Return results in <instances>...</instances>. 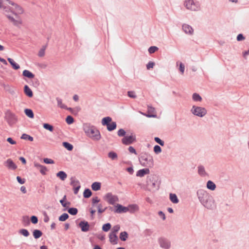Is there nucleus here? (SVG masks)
<instances>
[{
    "instance_id": "f704fd0d",
    "label": "nucleus",
    "mask_w": 249,
    "mask_h": 249,
    "mask_svg": "<svg viewBox=\"0 0 249 249\" xmlns=\"http://www.w3.org/2000/svg\"><path fill=\"white\" fill-rule=\"evenodd\" d=\"M128 237V233L126 231L121 232L120 234V238L123 241L126 240Z\"/></svg>"
},
{
    "instance_id": "20e7f679",
    "label": "nucleus",
    "mask_w": 249,
    "mask_h": 249,
    "mask_svg": "<svg viewBox=\"0 0 249 249\" xmlns=\"http://www.w3.org/2000/svg\"><path fill=\"white\" fill-rule=\"evenodd\" d=\"M146 183L151 191H157L160 188V181L156 175L148 176L147 177Z\"/></svg>"
},
{
    "instance_id": "603ef678",
    "label": "nucleus",
    "mask_w": 249,
    "mask_h": 249,
    "mask_svg": "<svg viewBox=\"0 0 249 249\" xmlns=\"http://www.w3.org/2000/svg\"><path fill=\"white\" fill-rule=\"evenodd\" d=\"M154 151L156 154H158L161 152V148L159 145H156L154 147Z\"/></svg>"
},
{
    "instance_id": "680f3d73",
    "label": "nucleus",
    "mask_w": 249,
    "mask_h": 249,
    "mask_svg": "<svg viewBox=\"0 0 249 249\" xmlns=\"http://www.w3.org/2000/svg\"><path fill=\"white\" fill-rule=\"evenodd\" d=\"M17 180L20 184H23L25 182V179L24 178H21L19 176L17 177Z\"/></svg>"
},
{
    "instance_id": "39448f33",
    "label": "nucleus",
    "mask_w": 249,
    "mask_h": 249,
    "mask_svg": "<svg viewBox=\"0 0 249 249\" xmlns=\"http://www.w3.org/2000/svg\"><path fill=\"white\" fill-rule=\"evenodd\" d=\"M191 112L193 115L200 118L205 116L207 113L205 108L195 105L193 106Z\"/></svg>"
},
{
    "instance_id": "473e14b6",
    "label": "nucleus",
    "mask_w": 249,
    "mask_h": 249,
    "mask_svg": "<svg viewBox=\"0 0 249 249\" xmlns=\"http://www.w3.org/2000/svg\"><path fill=\"white\" fill-rule=\"evenodd\" d=\"M92 195V192L89 189H86L83 193V196L85 198H89Z\"/></svg>"
},
{
    "instance_id": "393cba45",
    "label": "nucleus",
    "mask_w": 249,
    "mask_h": 249,
    "mask_svg": "<svg viewBox=\"0 0 249 249\" xmlns=\"http://www.w3.org/2000/svg\"><path fill=\"white\" fill-rule=\"evenodd\" d=\"M56 177L62 180H64L67 178V175L64 171H60L56 174Z\"/></svg>"
},
{
    "instance_id": "a19ab883",
    "label": "nucleus",
    "mask_w": 249,
    "mask_h": 249,
    "mask_svg": "<svg viewBox=\"0 0 249 249\" xmlns=\"http://www.w3.org/2000/svg\"><path fill=\"white\" fill-rule=\"evenodd\" d=\"M111 227V224L109 223H107L103 225L102 230L105 232H107L110 229Z\"/></svg>"
},
{
    "instance_id": "e433bc0d",
    "label": "nucleus",
    "mask_w": 249,
    "mask_h": 249,
    "mask_svg": "<svg viewBox=\"0 0 249 249\" xmlns=\"http://www.w3.org/2000/svg\"><path fill=\"white\" fill-rule=\"evenodd\" d=\"M57 106L61 108H67V106L62 103V100L58 97L56 98Z\"/></svg>"
},
{
    "instance_id": "bb28decb",
    "label": "nucleus",
    "mask_w": 249,
    "mask_h": 249,
    "mask_svg": "<svg viewBox=\"0 0 249 249\" xmlns=\"http://www.w3.org/2000/svg\"><path fill=\"white\" fill-rule=\"evenodd\" d=\"M101 184L98 182H94L91 185V188L94 191H97L100 190Z\"/></svg>"
},
{
    "instance_id": "aec40b11",
    "label": "nucleus",
    "mask_w": 249,
    "mask_h": 249,
    "mask_svg": "<svg viewBox=\"0 0 249 249\" xmlns=\"http://www.w3.org/2000/svg\"><path fill=\"white\" fill-rule=\"evenodd\" d=\"M206 187H207V189H208L209 190H210L211 191L214 190L216 187L215 183L211 180H208L207 182Z\"/></svg>"
},
{
    "instance_id": "338daca9",
    "label": "nucleus",
    "mask_w": 249,
    "mask_h": 249,
    "mask_svg": "<svg viewBox=\"0 0 249 249\" xmlns=\"http://www.w3.org/2000/svg\"><path fill=\"white\" fill-rule=\"evenodd\" d=\"M179 70L182 73H183L184 72V70H185V67L182 63H180Z\"/></svg>"
},
{
    "instance_id": "72a5a7b5",
    "label": "nucleus",
    "mask_w": 249,
    "mask_h": 249,
    "mask_svg": "<svg viewBox=\"0 0 249 249\" xmlns=\"http://www.w3.org/2000/svg\"><path fill=\"white\" fill-rule=\"evenodd\" d=\"M108 157L112 160H115L117 159L118 155L115 152L110 151L108 153Z\"/></svg>"
},
{
    "instance_id": "37998d69",
    "label": "nucleus",
    "mask_w": 249,
    "mask_h": 249,
    "mask_svg": "<svg viewBox=\"0 0 249 249\" xmlns=\"http://www.w3.org/2000/svg\"><path fill=\"white\" fill-rule=\"evenodd\" d=\"M15 11H16V13H17V14H21L23 13V11H24L23 9L20 6L16 4H15Z\"/></svg>"
},
{
    "instance_id": "69168bd1",
    "label": "nucleus",
    "mask_w": 249,
    "mask_h": 249,
    "mask_svg": "<svg viewBox=\"0 0 249 249\" xmlns=\"http://www.w3.org/2000/svg\"><path fill=\"white\" fill-rule=\"evenodd\" d=\"M43 215H44V221L45 223H47L49 221V217L47 214V213L46 212H44L43 213Z\"/></svg>"
},
{
    "instance_id": "b1692460",
    "label": "nucleus",
    "mask_w": 249,
    "mask_h": 249,
    "mask_svg": "<svg viewBox=\"0 0 249 249\" xmlns=\"http://www.w3.org/2000/svg\"><path fill=\"white\" fill-rule=\"evenodd\" d=\"M42 232L39 230H34L33 231V236L36 239L40 238L42 235Z\"/></svg>"
},
{
    "instance_id": "09e8293b",
    "label": "nucleus",
    "mask_w": 249,
    "mask_h": 249,
    "mask_svg": "<svg viewBox=\"0 0 249 249\" xmlns=\"http://www.w3.org/2000/svg\"><path fill=\"white\" fill-rule=\"evenodd\" d=\"M117 135L119 137H124L126 135V131L123 128L120 129L117 132Z\"/></svg>"
},
{
    "instance_id": "ddd939ff",
    "label": "nucleus",
    "mask_w": 249,
    "mask_h": 249,
    "mask_svg": "<svg viewBox=\"0 0 249 249\" xmlns=\"http://www.w3.org/2000/svg\"><path fill=\"white\" fill-rule=\"evenodd\" d=\"M145 116L149 118H156L157 115L155 113V109L151 106H147V113Z\"/></svg>"
},
{
    "instance_id": "f3484780",
    "label": "nucleus",
    "mask_w": 249,
    "mask_h": 249,
    "mask_svg": "<svg viewBox=\"0 0 249 249\" xmlns=\"http://www.w3.org/2000/svg\"><path fill=\"white\" fill-rule=\"evenodd\" d=\"M109 241L113 245L118 243V237L115 233H110L109 235Z\"/></svg>"
},
{
    "instance_id": "49530a36",
    "label": "nucleus",
    "mask_w": 249,
    "mask_h": 249,
    "mask_svg": "<svg viewBox=\"0 0 249 249\" xmlns=\"http://www.w3.org/2000/svg\"><path fill=\"white\" fill-rule=\"evenodd\" d=\"M71 185L73 187V188H75L76 186L80 185V182L78 180H75L71 178Z\"/></svg>"
},
{
    "instance_id": "f03ea898",
    "label": "nucleus",
    "mask_w": 249,
    "mask_h": 249,
    "mask_svg": "<svg viewBox=\"0 0 249 249\" xmlns=\"http://www.w3.org/2000/svg\"><path fill=\"white\" fill-rule=\"evenodd\" d=\"M83 129L86 135L94 141H98L101 138L100 132L94 126L89 124H85Z\"/></svg>"
},
{
    "instance_id": "4be33fe9",
    "label": "nucleus",
    "mask_w": 249,
    "mask_h": 249,
    "mask_svg": "<svg viewBox=\"0 0 249 249\" xmlns=\"http://www.w3.org/2000/svg\"><path fill=\"white\" fill-rule=\"evenodd\" d=\"M7 60L10 63V64L11 65V66H12L14 70H17L20 68L19 65L18 64H17V63H16L13 59H12L11 58H8Z\"/></svg>"
},
{
    "instance_id": "774afa93",
    "label": "nucleus",
    "mask_w": 249,
    "mask_h": 249,
    "mask_svg": "<svg viewBox=\"0 0 249 249\" xmlns=\"http://www.w3.org/2000/svg\"><path fill=\"white\" fill-rule=\"evenodd\" d=\"M13 23L15 25L18 26L21 24V21L20 19H15Z\"/></svg>"
},
{
    "instance_id": "bf43d9fd",
    "label": "nucleus",
    "mask_w": 249,
    "mask_h": 249,
    "mask_svg": "<svg viewBox=\"0 0 249 249\" xmlns=\"http://www.w3.org/2000/svg\"><path fill=\"white\" fill-rule=\"evenodd\" d=\"M43 161L46 164H53L54 162L53 160L48 158H44Z\"/></svg>"
},
{
    "instance_id": "e2e57ef3",
    "label": "nucleus",
    "mask_w": 249,
    "mask_h": 249,
    "mask_svg": "<svg viewBox=\"0 0 249 249\" xmlns=\"http://www.w3.org/2000/svg\"><path fill=\"white\" fill-rule=\"evenodd\" d=\"M120 229V227L119 225H117L113 227L112 229V231L111 233H116L119 231Z\"/></svg>"
},
{
    "instance_id": "a18cd8bd",
    "label": "nucleus",
    "mask_w": 249,
    "mask_h": 249,
    "mask_svg": "<svg viewBox=\"0 0 249 249\" xmlns=\"http://www.w3.org/2000/svg\"><path fill=\"white\" fill-rule=\"evenodd\" d=\"M19 233L25 237H27L29 235V232L28 231L25 229H22L19 231Z\"/></svg>"
},
{
    "instance_id": "c756f323",
    "label": "nucleus",
    "mask_w": 249,
    "mask_h": 249,
    "mask_svg": "<svg viewBox=\"0 0 249 249\" xmlns=\"http://www.w3.org/2000/svg\"><path fill=\"white\" fill-rule=\"evenodd\" d=\"M24 113L26 116L30 118H33L34 117V114L33 110L31 109L26 108L24 110Z\"/></svg>"
},
{
    "instance_id": "0eeeda50",
    "label": "nucleus",
    "mask_w": 249,
    "mask_h": 249,
    "mask_svg": "<svg viewBox=\"0 0 249 249\" xmlns=\"http://www.w3.org/2000/svg\"><path fill=\"white\" fill-rule=\"evenodd\" d=\"M158 243L160 248L162 249H170L171 248V241L165 237H159L158 239Z\"/></svg>"
},
{
    "instance_id": "c85d7f7f",
    "label": "nucleus",
    "mask_w": 249,
    "mask_h": 249,
    "mask_svg": "<svg viewBox=\"0 0 249 249\" xmlns=\"http://www.w3.org/2000/svg\"><path fill=\"white\" fill-rule=\"evenodd\" d=\"M192 99L195 102H201L202 100V97L197 93H194L193 94Z\"/></svg>"
},
{
    "instance_id": "8fccbe9b",
    "label": "nucleus",
    "mask_w": 249,
    "mask_h": 249,
    "mask_svg": "<svg viewBox=\"0 0 249 249\" xmlns=\"http://www.w3.org/2000/svg\"><path fill=\"white\" fill-rule=\"evenodd\" d=\"M154 140L157 143L159 144L160 145L162 146L164 145V141L161 140L160 138L155 137Z\"/></svg>"
},
{
    "instance_id": "7ed1b4c3",
    "label": "nucleus",
    "mask_w": 249,
    "mask_h": 249,
    "mask_svg": "<svg viewBox=\"0 0 249 249\" xmlns=\"http://www.w3.org/2000/svg\"><path fill=\"white\" fill-rule=\"evenodd\" d=\"M139 160L142 166L147 168H151L154 166V160L150 154L144 153L141 154Z\"/></svg>"
},
{
    "instance_id": "13d9d810",
    "label": "nucleus",
    "mask_w": 249,
    "mask_h": 249,
    "mask_svg": "<svg viewBox=\"0 0 249 249\" xmlns=\"http://www.w3.org/2000/svg\"><path fill=\"white\" fill-rule=\"evenodd\" d=\"M155 65V63L152 61H149L146 65V68L147 70H149L151 68H153Z\"/></svg>"
},
{
    "instance_id": "c03bdc74",
    "label": "nucleus",
    "mask_w": 249,
    "mask_h": 249,
    "mask_svg": "<svg viewBox=\"0 0 249 249\" xmlns=\"http://www.w3.org/2000/svg\"><path fill=\"white\" fill-rule=\"evenodd\" d=\"M47 45L43 46L42 48L39 50L38 55L39 57H43L45 55V52L46 49Z\"/></svg>"
},
{
    "instance_id": "a211bd4d",
    "label": "nucleus",
    "mask_w": 249,
    "mask_h": 249,
    "mask_svg": "<svg viewBox=\"0 0 249 249\" xmlns=\"http://www.w3.org/2000/svg\"><path fill=\"white\" fill-rule=\"evenodd\" d=\"M198 168V174L201 177H206L208 175L206 173L205 168L203 165H199L197 167Z\"/></svg>"
},
{
    "instance_id": "c9c22d12",
    "label": "nucleus",
    "mask_w": 249,
    "mask_h": 249,
    "mask_svg": "<svg viewBox=\"0 0 249 249\" xmlns=\"http://www.w3.org/2000/svg\"><path fill=\"white\" fill-rule=\"evenodd\" d=\"M43 127L44 129L50 131V132H53V126L48 123H44L43 124Z\"/></svg>"
},
{
    "instance_id": "864d4df0",
    "label": "nucleus",
    "mask_w": 249,
    "mask_h": 249,
    "mask_svg": "<svg viewBox=\"0 0 249 249\" xmlns=\"http://www.w3.org/2000/svg\"><path fill=\"white\" fill-rule=\"evenodd\" d=\"M127 95L130 98L133 99H135L137 97L135 92L134 91H128L127 92Z\"/></svg>"
},
{
    "instance_id": "9d476101",
    "label": "nucleus",
    "mask_w": 249,
    "mask_h": 249,
    "mask_svg": "<svg viewBox=\"0 0 249 249\" xmlns=\"http://www.w3.org/2000/svg\"><path fill=\"white\" fill-rule=\"evenodd\" d=\"M5 119L10 125H13L17 121L15 115L9 111L5 113Z\"/></svg>"
},
{
    "instance_id": "6ab92c4d",
    "label": "nucleus",
    "mask_w": 249,
    "mask_h": 249,
    "mask_svg": "<svg viewBox=\"0 0 249 249\" xmlns=\"http://www.w3.org/2000/svg\"><path fill=\"white\" fill-rule=\"evenodd\" d=\"M24 93L29 97H32L33 96L32 90L28 85H25L24 87Z\"/></svg>"
},
{
    "instance_id": "052dcab7",
    "label": "nucleus",
    "mask_w": 249,
    "mask_h": 249,
    "mask_svg": "<svg viewBox=\"0 0 249 249\" xmlns=\"http://www.w3.org/2000/svg\"><path fill=\"white\" fill-rule=\"evenodd\" d=\"M60 203L63 207H66L67 206H69L71 204L70 202H65V201H63V200H60Z\"/></svg>"
},
{
    "instance_id": "412c9836",
    "label": "nucleus",
    "mask_w": 249,
    "mask_h": 249,
    "mask_svg": "<svg viewBox=\"0 0 249 249\" xmlns=\"http://www.w3.org/2000/svg\"><path fill=\"white\" fill-rule=\"evenodd\" d=\"M22 75L24 77L29 79H32L35 77V75L29 70H25L23 71Z\"/></svg>"
},
{
    "instance_id": "0e129e2a",
    "label": "nucleus",
    "mask_w": 249,
    "mask_h": 249,
    "mask_svg": "<svg viewBox=\"0 0 249 249\" xmlns=\"http://www.w3.org/2000/svg\"><path fill=\"white\" fill-rule=\"evenodd\" d=\"M128 150L129 152L131 153L134 154L135 155L137 154L135 149L133 146H129L128 148Z\"/></svg>"
},
{
    "instance_id": "f8f14e48",
    "label": "nucleus",
    "mask_w": 249,
    "mask_h": 249,
    "mask_svg": "<svg viewBox=\"0 0 249 249\" xmlns=\"http://www.w3.org/2000/svg\"><path fill=\"white\" fill-rule=\"evenodd\" d=\"M79 226L80 227L82 231L87 232L89 229V225L88 222L83 220L79 223Z\"/></svg>"
},
{
    "instance_id": "cd10ccee",
    "label": "nucleus",
    "mask_w": 249,
    "mask_h": 249,
    "mask_svg": "<svg viewBox=\"0 0 249 249\" xmlns=\"http://www.w3.org/2000/svg\"><path fill=\"white\" fill-rule=\"evenodd\" d=\"M170 199L173 203L177 204L179 200L175 194H170Z\"/></svg>"
},
{
    "instance_id": "6e6552de",
    "label": "nucleus",
    "mask_w": 249,
    "mask_h": 249,
    "mask_svg": "<svg viewBox=\"0 0 249 249\" xmlns=\"http://www.w3.org/2000/svg\"><path fill=\"white\" fill-rule=\"evenodd\" d=\"M123 144L128 145L132 144L136 141V137L135 134L131 133L130 135L127 134L122 139Z\"/></svg>"
},
{
    "instance_id": "9b49d317",
    "label": "nucleus",
    "mask_w": 249,
    "mask_h": 249,
    "mask_svg": "<svg viewBox=\"0 0 249 249\" xmlns=\"http://www.w3.org/2000/svg\"><path fill=\"white\" fill-rule=\"evenodd\" d=\"M115 207L116 209L114 210V213H125L129 211V209L127 207L123 206V205L119 204H117Z\"/></svg>"
},
{
    "instance_id": "f257e3e1",
    "label": "nucleus",
    "mask_w": 249,
    "mask_h": 249,
    "mask_svg": "<svg viewBox=\"0 0 249 249\" xmlns=\"http://www.w3.org/2000/svg\"><path fill=\"white\" fill-rule=\"evenodd\" d=\"M196 195L200 204L207 209L212 210L214 205V200L213 196L207 191L202 189H198Z\"/></svg>"
},
{
    "instance_id": "5701e85b",
    "label": "nucleus",
    "mask_w": 249,
    "mask_h": 249,
    "mask_svg": "<svg viewBox=\"0 0 249 249\" xmlns=\"http://www.w3.org/2000/svg\"><path fill=\"white\" fill-rule=\"evenodd\" d=\"M107 129L109 131L115 130L117 127V124L115 122H111L107 126Z\"/></svg>"
},
{
    "instance_id": "3c124183",
    "label": "nucleus",
    "mask_w": 249,
    "mask_h": 249,
    "mask_svg": "<svg viewBox=\"0 0 249 249\" xmlns=\"http://www.w3.org/2000/svg\"><path fill=\"white\" fill-rule=\"evenodd\" d=\"M158 49L159 48L156 46H151L148 49V52L149 53H153L158 51Z\"/></svg>"
},
{
    "instance_id": "dca6fc26",
    "label": "nucleus",
    "mask_w": 249,
    "mask_h": 249,
    "mask_svg": "<svg viewBox=\"0 0 249 249\" xmlns=\"http://www.w3.org/2000/svg\"><path fill=\"white\" fill-rule=\"evenodd\" d=\"M150 173L149 168H145L138 170L137 172L136 176L137 177H142L145 175L148 174Z\"/></svg>"
},
{
    "instance_id": "2f4dec72",
    "label": "nucleus",
    "mask_w": 249,
    "mask_h": 249,
    "mask_svg": "<svg viewBox=\"0 0 249 249\" xmlns=\"http://www.w3.org/2000/svg\"><path fill=\"white\" fill-rule=\"evenodd\" d=\"M62 145L66 149H67L69 151H71L73 149V145L68 142H63Z\"/></svg>"
},
{
    "instance_id": "2eb2a0df",
    "label": "nucleus",
    "mask_w": 249,
    "mask_h": 249,
    "mask_svg": "<svg viewBox=\"0 0 249 249\" xmlns=\"http://www.w3.org/2000/svg\"><path fill=\"white\" fill-rule=\"evenodd\" d=\"M4 165L8 169L11 170H15L17 168V166L11 159L7 160L4 162Z\"/></svg>"
},
{
    "instance_id": "4c0bfd02",
    "label": "nucleus",
    "mask_w": 249,
    "mask_h": 249,
    "mask_svg": "<svg viewBox=\"0 0 249 249\" xmlns=\"http://www.w3.org/2000/svg\"><path fill=\"white\" fill-rule=\"evenodd\" d=\"M67 211L70 214L72 215H75L78 213V210L76 208H70Z\"/></svg>"
},
{
    "instance_id": "7c9ffc66",
    "label": "nucleus",
    "mask_w": 249,
    "mask_h": 249,
    "mask_svg": "<svg viewBox=\"0 0 249 249\" xmlns=\"http://www.w3.org/2000/svg\"><path fill=\"white\" fill-rule=\"evenodd\" d=\"M127 207L129 209V211L131 213H134V212L138 210V209H139V207H138V205L136 204L129 205Z\"/></svg>"
},
{
    "instance_id": "a878e982",
    "label": "nucleus",
    "mask_w": 249,
    "mask_h": 249,
    "mask_svg": "<svg viewBox=\"0 0 249 249\" xmlns=\"http://www.w3.org/2000/svg\"><path fill=\"white\" fill-rule=\"evenodd\" d=\"M112 122V118L110 117H106L102 119V124L104 126H107L108 124Z\"/></svg>"
},
{
    "instance_id": "79ce46f5",
    "label": "nucleus",
    "mask_w": 249,
    "mask_h": 249,
    "mask_svg": "<svg viewBox=\"0 0 249 249\" xmlns=\"http://www.w3.org/2000/svg\"><path fill=\"white\" fill-rule=\"evenodd\" d=\"M21 139L23 140H28L31 142H32L34 140L33 137L25 133L22 135V136H21Z\"/></svg>"
},
{
    "instance_id": "4468645a",
    "label": "nucleus",
    "mask_w": 249,
    "mask_h": 249,
    "mask_svg": "<svg viewBox=\"0 0 249 249\" xmlns=\"http://www.w3.org/2000/svg\"><path fill=\"white\" fill-rule=\"evenodd\" d=\"M182 29L184 33L189 35H192L194 33V29L189 25L183 24L182 26Z\"/></svg>"
},
{
    "instance_id": "6e6d98bb",
    "label": "nucleus",
    "mask_w": 249,
    "mask_h": 249,
    "mask_svg": "<svg viewBox=\"0 0 249 249\" xmlns=\"http://www.w3.org/2000/svg\"><path fill=\"white\" fill-rule=\"evenodd\" d=\"M31 221L34 224H37L38 222V218L35 215H33L31 217Z\"/></svg>"
},
{
    "instance_id": "5fc2aeb1",
    "label": "nucleus",
    "mask_w": 249,
    "mask_h": 249,
    "mask_svg": "<svg viewBox=\"0 0 249 249\" xmlns=\"http://www.w3.org/2000/svg\"><path fill=\"white\" fill-rule=\"evenodd\" d=\"M39 171L42 175H45L46 174L47 171H48V169L46 167L42 165V166L39 169Z\"/></svg>"
},
{
    "instance_id": "ea45409f",
    "label": "nucleus",
    "mask_w": 249,
    "mask_h": 249,
    "mask_svg": "<svg viewBox=\"0 0 249 249\" xmlns=\"http://www.w3.org/2000/svg\"><path fill=\"white\" fill-rule=\"evenodd\" d=\"M97 208L98 209V213H104L107 209V207H105V208H102V204H98L97 206Z\"/></svg>"
},
{
    "instance_id": "4d7b16f0",
    "label": "nucleus",
    "mask_w": 249,
    "mask_h": 249,
    "mask_svg": "<svg viewBox=\"0 0 249 249\" xmlns=\"http://www.w3.org/2000/svg\"><path fill=\"white\" fill-rule=\"evenodd\" d=\"M245 39V36L242 34H239L237 35L236 39L238 41H243Z\"/></svg>"
},
{
    "instance_id": "1a4fd4ad",
    "label": "nucleus",
    "mask_w": 249,
    "mask_h": 249,
    "mask_svg": "<svg viewBox=\"0 0 249 249\" xmlns=\"http://www.w3.org/2000/svg\"><path fill=\"white\" fill-rule=\"evenodd\" d=\"M104 199L110 205H114L119 201L118 197L113 195L111 193H107L104 196Z\"/></svg>"
},
{
    "instance_id": "de8ad7c7",
    "label": "nucleus",
    "mask_w": 249,
    "mask_h": 249,
    "mask_svg": "<svg viewBox=\"0 0 249 249\" xmlns=\"http://www.w3.org/2000/svg\"><path fill=\"white\" fill-rule=\"evenodd\" d=\"M66 122L68 124H71L74 122V119L71 116L69 115L66 118Z\"/></svg>"
},
{
    "instance_id": "58836bf2",
    "label": "nucleus",
    "mask_w": 249,
    "mask_h": 249,
    "mask_svg": "<svg viewBox=\"0 0 249 249\" xmlns=\"http://www.w3.org/2000/svg\"><path fill=\"white\" fill-rule=\"evenodd\" d=\"M69 217V214L68 213H63L62 215H61L58 217V220L60 221H65L67 219H68Z\"/></svg>"
},
{
    "instance_id": "423d86ee",
    "label": "nucleus",
    "mask_w": 249,
    "mask_h": 249,
    "mask_svg": "<svg viewBox=\"0 0 249 249\" xmlns=\"http://www.w3.org/2000/svg\"><path fill=\"white\" fill-rule=\"evenodd\" d=\"M184 6L187 9L192 11H197L199 9V3L195 2L194 0H185Z\"/></svg>"
}]
</instances>
